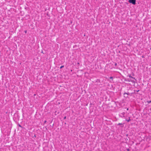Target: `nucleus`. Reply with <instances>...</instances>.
Here are the masks:
<instances>
[{"instance_id": "obj_1", "label": "nucleus", "mask_w": 151, "mask_h": 151, "mask_svg": "<svg viewBox=\"0 0 151 151\" xmlns=\"http://www.w3.org/2000/svg\"><path fill=\"white\" fill-rule=\"evenodd\" d=\"M128 1L130 3L134 5L136 4V0H129Z\"/></svg>"}, {"instance_id": "obj_2", "label": "nucleus", "mask_w": 151, "mask_h": 151, "mask_svg": "<svg viewBox=\"0 0 151 151\" xmlns=\"http://www.w3.org/2000/svg\"><path fill=\"white\" fill-rule=\"evenodd\" d=\"M124 124L122 123H119L117 124V127L118 128H122L124 127Z\"/></svg>"}, {"instance_id": "obj_3", "label": "nucleus", "mask_w": 151, "mask_h": 151, "mask_svg": "<svg viewBox=\"0 0 151 151\" xmlns=\"http://www.w3.org/2000/svg\"><path fill=\"white\" fill-rule=\"evenodd\" d=\"M18 129L19 130V132H22V131H24V128H23L22 127H18Z\"/></svg>"}, {"instance_id": "obj_4", "label": "nucleus", "mask_w": 151, "mask_h": 151, "mask_svg": "<svg viewBox=\"0 0 151 151\" xmlns=\"http://www.w3.org/2000/svg\"><path fill=\"white\" fill-rule=\"evenodd\" d=\"M132 94V93H129V92H128V93H125V92L124 93V97L127 98L128 97V96H125V95H131Z\"/></svg>"}, {"instance_id": "obj_5", "label": "nucleus", "mask_w": 151, "mask_h": 151, "mask_svg": "<svg viewBox=\"0 0 151 151\" xmlns=\"http://www.w3.org/2000/svg\"><path fill=\"white\" fill-rule=\"evenodd\" d=\"M128 76L130 78H131L136 80L134 77H133L132 76H131L130 75H128Z\"/></svg>"}, {"instance_id": "obj_6", "label": "nucleus", "mask_w": 151, "mask_h": 151, "mask_svg": "<svg viewBox=\"0 0 151 151\" xmlns=\"http://www.w3.org/2000/svg\"><path fill=\"white\" fill-rule=\"evenodd\" d=\"M131 120L130 119V117H129V119H126V120L127 121V122H129Z\"/></svg>"}, {"instance_id": "obj_7", "label": "nucleus", "mask_w": 151, "mask_h": 151, "mask_svg": "<svg viewBox=\"0 0 151 151\" xmlns=\"http://www.w3.org/2000/svg\"><path fill=\"white\" fill-rule=\"evenodd\" d=\"M126 81H129V82L131 81V82H134V81L132 80H126Z\"/></svg>"}, {"instance_id": "obj_8", "label": "nucleus", "mask_w": 151, "mask_h": 151, "mask_svg": "<svg viewBox=\"0 0 151 151\" xmlns=\"http://www.w3.org/2000/svg\"><path fill=\"white\" fill-rule=\"evenodd\" d=\"M149 138L151 139V133L149 134Z\"/></svg>"}, {"instance_id": "obj_9", "label": "nucleus", "mask_w": 151, "mask_h": 151, "mask_svg": "<svg viewBox=\"0 0 151 151\" xmlns=\"http://www.w3.org/2000/svg\"><path fill=\"white\" fill-rule=\"evenodd\" d=\"M125 114L124 112H123L121 114L122 115L123 117H124V115Z\"/></svg>"}, {"instance_id": "obj_10", "label": "nucleus", "mask_w": 151, "mask_h": 151, "mask_svg": "<svg viewBox=\"0 0 151 151\" xmlns=\"http://www.w3.org/2000/svg\"><path fill=\"white\" fill-rule=\"evenodd\" d=\"M64 67V66L63 65H62L60 67V69H61V68H63Z\"/></svg>"}, {"instance_id": "obj_11", "label": "nucleus", "mask_w": 151, "mask_h": 151, "mask_svg": "<svg viewBox=\"0 0 151 151\" xmlns=\"http://www.w3.org/2000/svg\"><path fill=\"white\" fill-rule=\"evenodd\" d=\"M147 102L149 103H151V100L150 101H148Z\"/></svg>"}, {"instance_id": "obj_12", "label": "nucleus", "mask_w": 151, "mask_h": 151, "mask_svg": "<svg viewBox=\"0 0 151 151\" xmlns=\"http://www.w3.org/2000/svg\"><path fill=\"white\" fill-rule=\"evenodd\" d=\"M114 65L115 66H116L117 65V64L116 63H115L114 64Z\"/></svg>"}, {"instance_id": "obj_13", "label": "nucleus", "mask_w": 151, "mask_h": 151, "mask_svg": "<svg viewBox=\"0 0 151 151\" xmlns=\"http://www.w3.org/2000/svg\"><path fill=\"white\" fill-rule=\"evenodd\" d=\"M109 78H110V79H112V80H113V77H112L111 76V77H110Z\"/></svg>"}, {"instance_id": "obj_14", "label": "nucleus", "mask_w": 151, "mask_h": 151, "mask_svg": "<svg viewBox=\"0 0 151 151\" xmlns=\"http://www.w3.org/2000/svg\"><path fill=\"white\" fill-rule=\"evenodd\" d=\"M27 30H25L24 31V32H25V33H26V34L27 33Z\"/></svg>"}, {"instance_id": "obj_15", "label": "nucleus", "mask_w": 151, "mask_h": 151, "mask_svg": "<svg viewBox=\"0 0 151 151\" xmlns=\"http://www.w3.org/2000/svg\"><path fill=\"white\" fill-rule=\"evenodd\" d=\"M47 122V121L46 120H45L44 122V124L46 122Z\"/></svg>"}, {"instance_id": "obj_16", "label": "nucleus", "mask_w": 151, "mask_h": 151, "mask_svg": "<svg viewBox=\"0 0 151 151\" xmlns=\"http://www.w3.org/2000/svg\"><path fill=\"white\" fill-rule=\"evenodd\" d=\"M97 82H100V80H97Z\"/></svg>"}, {"instance_id": "obj_17", "label": "nucleus", "mask_w": 151, "mask_h": 151, "mask_svg": "<svg viewBox=\"0 0 151 151\" xmlns=\"http://www.w3.org/2000/svg\"><path fill=\"white\" fill-rule=\"evenodd\" d=\"M18 126H18V127H22V126H21V125H20L19 124H18Z\"/></svg>"}, {"instance_id": "obj_18", "label": "nucleus", "mask_w": 151, "mask_h": 151, "mask_svg": "<svg viewBox=\"0 0 151 151\" xmlns=\"http://www.w3.org/2000/svg\"><path fill=\"white\" fill-rule=\"evenodd\" d=\"M66 118V116H65L64 117V119H65Z\"/></svg>"}, {"instance_id": "obj_19", "label": "nucleus", "mask_w": 151, "mask_h": 151, "mask_svg": "<svg viewBox=\"0 0 151 151\" xmlns=\"http://www.w3.org/2000/svg\"><path fill=\"white\" fill-rule=\"evenodd\" d=\"M142 58H144V56L143 55H142Z\"/></svg>"}, {"instance_id": "obj_20", "label": "nucleus", "mask_w": 151, "mask_h": 151, "mask_svg": "<svg viewBox=\"0 0 151 151\" xmlns=\"http://www.w3.org/2000/svg\"><path fill=\"white\" fill-rule=\"evenodd\" d=\"M139 91V90H137V91H137V92H138V91Z\"/></svg>"}, {"instance_id": "obj_21", "label": "nucleus", "mask_w": 151, "mask_h": 151, "mask_svg": "<svg viewBox=\"0 0 151 151\" xmlns=\"http://www.w3.org/2000/svg\"><path fill=\"white\" fill-rule=\"evenodd\" d=\"M77 64H79V63H78Z\"/></svg>"}, {"instance_id": "obj_22", "label": "nucleus", "mask_w": 151, "mask_h": 151, "mask_svg": "<svg viewBox=\"0 0 151 151\" xmlns=\"http://www.w3.org/2000/svg\"><path fill=\"white\" fill-rule=\"evenodd\" d=\"M55 113H57V111H55Z\"/></svg>"}, {"instance_id": "obj_23", "label": "nucleus", "mask_w": 151, "mask_h": 151, "mask_svg": "<svg viewBox=\"0 0 151 151\" xmlns=\"http://www.w3.org/2000/svg\"><path fill=\"white\" fill-rule=\"evenodd\" d=\"M150 110L151 112V108H150Z\"/></svg>"}, {"instance_id": "obj_24", "label": "nucleus", "mask_w": 151, "mask_h": 151, "mask_svg": "<svg viewBox=\"0 0 151 151\" xmlns=\"http://www.w3.org/2000/svg\"><path fill=\"white\" fill-rule=\"evenodd\" d=\"M125 96H127L128 95H125Z\"/></svg>"}, {"instance_id": "obj_25", "label": "nucleus", "mask_w": 151, "mask_h": 151, "mask_svg": "<svg viewBox=\"0 0 151 151\" xmlns=\"http://www.w3.org/2000/svg\"><path fill=\"white\" fill-rule=\"evenodd\" d=\"M59 113V112H58V114Z\"/></svg>"}, {"instance_id": "obj_26", "label": "nucleus", "mask_w": 151, "mask_h": 151, "mask_svg": "<svg viewBox=\"0 0 151 151\" xmlns=\"http://www.w3.org/2000/svg\"><path fill=\"white\" fill-rule=\"evenodd\" d=\"M35 95H36V94H35L34 95V96H35Z\"/></svg>"}, {"instance_id": "obj_27", "label": "nucleus", "mask_w": 151, "mask_h": 151, "mask_svg": "<svg viewBox=\"0 0 151 151\" xmlns=\"http://www.w3.org/2000/svg\"><path fill=\"white\" fill-rule=\"evenodd\" d=\"M128 110V108L127 109V110Z\"/></svg>"}, {"instance_id": "obj_28", "label": "nucleus", "mask_w": 151, "mask_h": 151, "mask_svg": "<svg viewBox=\"0 0 151 151\" xmlns=\"http://www.w3.org/2000/svg\"><path fill=\"white\" fill-rule=\"evenodd\" d=\"M34 136H35V135H34Z\"/></svg>"}]
</instances>
